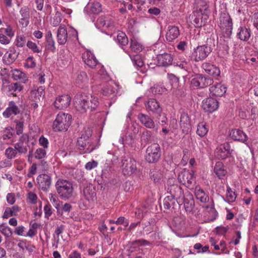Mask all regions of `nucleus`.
Instances as JSON below:
<instances>
[{"instance_id":"nucleus-3","label":"nucleus","mask_w":258,"mask_h":258,"mask_svg":"<svg viewBox=\"0 0 258 258\" xmlns=\"http://www.w3.org/2000/svg\"><path fill=\"white\" fill-rule=\"evenodd\" d=\"M219 26L220 28L221 34L224 37H230L233 29L232 19L229 14L226 12L222 13L219 18Z\"/></svg>"},{"instance_id":"nucleus-45","label":"nucleus","mask_w":258,"mask_h":258,"mask_svg":"<svg viewBox=\"0 0 258 258\" xmlns=\"http://www.w3.org/2000/svg\"><path fill=\"white\" fill-rule=\"evenodd\" d=\"M5 155L8 159H12L15 158L18 153L15 148L8 147L5 150Z\"/></svg>"},{"instance_id":"nucleus-22","label":"nucleus","mask_w":258,"mask_h":258,"mask_svg":"<svg viewBox=\"0 0 258 258\" xmlns=\"http://www.w3.org/2000/svg\"><path fill=\"white\" fill-rule=\"evenodd\" d=\"M138 118L141 123L147 128L152 129L154 128L156 126L153 119L148 115L139 113L138 115Z\"/></svg>"},{"instance_id":"nucleus-25","label":"nucleus","mask_w":258,"mask_h":258,"mask_svg":"<svg viewBox=\"0 0 258 258\" xmlns=\"http://www.w3.org/2000/svg\"><path fill=\"white\" fill-rule=\"evenodd\" d=\"M157 58L159 66L168 67L172 64L173 57L171 54L167 53L160 54L157 55Z\"/></svg>"},{"instance_id":"nucleus-42","label":"nucleus","mask_w":258,"mask_h":258,"mask_svg":"<svg viewBox=\"0 0 258 258\" xmlns=\"http://www.w3.org/2000/svg\"><path fill=\"white\" fill-rule=\"evenodd\" d=\"M200 83L201 84V88L206 87L211 85L213 82V79L210 77H206L202 75L199 74Z\"/></svg>"},{"instance_id":"nucleus-32","label":"nucleus","mask_w":258,"mask_h":258,"mask_svg":"<svg viewBox=\"0 0 258 258\" xmlns=\"http://www.w3.org/2000/svg\"><path fill=\"white\" fill-rule=\"evenodd\" d=\"M237 36L241 40L247 41L251 36L250 30L245 26L240 27L238 29Z\"/></svg>"},{"instance_id":"nucleus-56","label":"nucleus","mask_w":258,"mask_h":258,"mask_svg":"<svg viewBox=\"0 0 258 258\" xmlns=\"http://www.w3.org/2000/svg\"><path fill=\"white\" fill-rule=\"evenodd\" d=\"M61 14L58 12H56L51 21V24L53 26H56L59 25L61 21Z\"/></svg>"},{"instance_id":"nucleus-50","label":"nucleus","mask_w":258,"mask_h":258,"mask_svg":"<svg viewBox=\"0 0 258 258\" xmlns=\"http://www.w3.org/2000/svg\"><path fill=\"white\" fill-rule=\"evenodd\" d=\"M90 10L93 13L98 14L102 11L101 5L99 2H94L91 4Z\"/></svg>"},{"instance_id":"nucleus-5","label":"nucleus","mask_w":258,"mask_h":258,"mask_svg":"<svg viewBox=\"0 0 258 258\" xmlns=\"http://www.w3.org/2000/svg\"><path fill=\"white\" fill-rule=\"evenodd\" d=\"M92 135V131L90 128H85L82 132L80 137L78 139L77 146L80 150H85V153H90L94 149V147L90 148V137Z\"/></svg>"},{"instance_id":"nucleus-27","label":"nucleus","mask_w":258,"mask_h":258,"mask_svg":"<svg viewBox=\"0 0 258 258\" xmlns=\"http://www.w3.org/2000/svg\"><path fill=\"white\" fill-rule=\"evenodd\" d=\"M202 68L207 74L214 77H218L220 75V70L215 65L208 62H204L202 64Z\"/></svg>"},{"instance_id":"nucleus-31","label":"nucleus","mask_w":258,"mask_h":258,"mask_svg":"<svg viewBox=\"0 0 258 258\" xmlns=\"http://www.w3.org/2000/svg\"><path fill=\"white\" fill-rule=\"evenodd\" d=\"M57 42L59 44H64L68 39V33L66 28L63 26H60L57 30Z\"/></svg>"},{"instance_id":"nucleus-53","label":"nucleus","mask_w":258,"mask_h":258,"mask_svg":"<svg viewBox=\"0 0 258 258\" xmlns=\"http://www.w3.org/2000/svg\"><path fill=\"white\" fill-rule=\"evenodd\" d=\"M12 128L7 127L2 132V138L4 140L11 139L13 136Z\"/></svg>"},{"instance_id":"nucleus-6","label":"nucleus","mask_w":258,"mask_h":258,"mask_svg":"<svg viewBox=\"0 0 258 258\" xmlns=\"http://www.w3.org/2000/svg\"><path fill=\"white\" fill-rule=\"evenodd\" d=\"M161 156V148L158 144H152L146 149L145 158L149 163H156Z\"/></svg>"},{"instance_id":"nucleus-43","label":"nucleus","mask_w":258,"mask_h":258,"mask_svg":"<svg viewBox=\"0 0 258 258\" xmlns=\"http://www.w3.org/2000/svg\"><path fill=\"white\" fill-rule=\"evenodd\" d=\"M236 198V195L232 189L228 186L226 190L225 201L228 203H232L235 201Z\"/></svg>"},{"instance_id":"nucleus-20","label":"nucleus","mask_w":258,"mask_h":258,"mask_svg":"<svg viewBox=\"0 0 258 258\" xmlns=\"http://www.w3.org/2000/svg\"><path fill=\"white\" fill-rule=\"evenodd\" d=\"M82 58L89 67L94 69L98 63V61L94 54L89 51H86L82 54Z\"/></svg>"},{"instance_id":"nucleus-2","label":"nucleus","mask_w":258,"mask_h":258,"mask_svg":"<svg viewBox=\"0 0 258 258\" xmlns=\"http://www.w3.org/2000/svg\"><path fill=\"white\" fill-rule=\"evenodd\" d=\"M56 191L62 199H69L73 196L74 188L72 183L62 179H58L55 184Z\"/></svg>"},{"instance_id":"nucleus-49","label":"nucleus","mask_w":258,"mask_h":258,"mask_svg":"<svg viewBox=\"0 0 258 258\" xmlns=\"http://www.w3.org/2000/svg\"><path fill=\"white\" fill-rule=\"evenodd\" d=\"M26 45L30 49H31L34 53H39L42 51L41 49H40L37 46L36 43L32 42V41H28Z\"/></svg>"},{"instance_id":"nucleus-15","label":"nucleus","mask_w":258,"mask_h":258,"mask_svg":"<svg viewBox=\"0 0 258 258\" xmlns=\"http://www.w3.org/2000/svg\"><path fill=\"white\" fill-rule=\"evenodd\" d=\"M71 101V97L69 95H63L56 98L54 105L57 109H63L70 105Z\"/></svg>"},{"instance_id":"nucleus-9","label":"nucleus","mask_w":258,"mask_h":258,"mask_svg":"<svg viewBox=\"0 0 258 258\" xmlns=\"http://www.w3.org/2000/svg\"><path fill=\"white\" fill-rule=\"evenodd\" d=\"M122 172L125 175H131L137 170V162L134 158H124L122 160Z\"/></svg>"},{"instance_id":"nucleus-11","label":"nucleus","mask_w":258,"mask_h":258,"mask_svg":"<svg viewBox=\"0 0 258 258\" xmlns=\"http://www.w3.org/2000/svg\"><path fill=\"white\" fill-rule=\"evenodd\" d=\"M28 136L27 134H23L19 138L18 142L14 145L17 152L20 154H26L28 152Z\"/></svg>"},{"instance_id":"nucleus-57","label":"nucleus","mask_w":258,"mask_h":258,"mask_svg":"<svg viewBox=\"0 0 258 258\" xmlns=\"http://www.w3.org/2000/svg\"><path fill=\"white\" fill-rule=\"evenodd\" d=\"M38 197L36 194L29 192L27 195V202L32 204H35L37 202Z\"/></svg>"},{"instance_id":"nucleus-41","label":"nucleus","mask_w":258,"mask_h":258,"mask_svg":"<svg viewBox=\"0 0 258 258\" xmlns=\"http://www.w3.org/2000/svg\"><path fill=\"white\" fill-rule=\"evenodd\" d=\"M13 77L15 80H22V82L24 83H26V82L28 80L26 74L18 70L14 71L13 74Z\"/></svg>"},{"instance_id":"nucleus-60","label":"nucleus","mask_w":258,"mask_h":258,"mask_svg":"<svg viewBox=\"0 0 258 258\" xmlns=\"http://www.w3.org/2000/svg\"><path fill=\"white\" fill-rule=\"evenodd\" d=\"M25 66L29 68H34L35 67L36 63L33 56H29L26 59Z\"/></svg>"},{"instance_id":"nucleus-52","label":"nucleus","mask_w":258,"mask_h":258,"mask_svg":"<svg viewBox=\"0 0 258 258\" xmlns=\"http://www.w3.org/2000/svg\"><path fill=\"white\" fill-rule=\"evenodd\" d=\"M131 48L133 51L138 52L142 51V46L136 40L132 39L131 41Z\"/></svg>"},{"instance_id":"nucleus-16","label":"nucleus","mask_w":258,"mask_h":258,"mask_svg":"<svg viewBox=\"0 0 258 258\" xmlns=\"http://www.w3.org/2000/svg\"><path fill=\"white\" fill-rule=\"evenodd\" d=\"M146 108L148 111L159 115H160L162 111V108L159 102L153 98L149 99L146 104Z\"/></svg>"},{"instance_id":"nucleus-39","label":"nucleus","mask_w":258,"mask_h":258,"mask_svg":"<svg viewBox=\"0 0 258 258\" xmlns=\"http://www.w3.org/2000/svg\"><path fill=\"white\" fill-rule=\"evenodd\" d=\"M149 174L150 178L153 180L155 182H159L162 177L160 170L157 168L150 170Z\"/></svg>"},{"instance_id":"nucleus-8","label":"nucleus","mask_w":258,"mask_h":258,"mask_svg":"<svg viewBox=\"0 0 258 258\" xmlns=\"http://www.w3.org/2000/svg\"><path fill=\"white\" fill-rule=\"evenodd\" d=\"M174 180L169 179L167 181V192L170 195V196L173 197L177 202H181V199L183 198V191L180 186L176 184L173 183Z\"/></svg>"},{"instance_id":"nucleus-19","label":"nucleus","mask_w":258,"mask_h":258,"mask_svg":"<svg viewBox=\"0 0 258 258\" xmlns=\"http://www.w3.org/2000/svg\"><path fill=\"white\" fill-rule=\"evenodd\" d=\"M203 109L207 112H213L218 107V102L213 98H208L203 101Z\"/></svg>"},{"instance_id":"nucleus-29","label":"nucleus","mask_w":258,"mask_h":258,"mask_svg":"<svg viewBox=\"0 0 258 258\" xmlns=\"http://www.w3.org/2000/svg\"><path fill=\"white\" fill-rule=\"evenodd\" d=\"M209 6L205 0H196L194 4V12L208 14Z\"/></svg>"},{"instance_id":"nucleus-33","label":"nucleus","mask_w":258,"mask_h":258,"mask_svg":"<svg viewBox=\"0 0 258 258\" xmlns=\"http://www.w3.org/2000/svg\"><path fill=\"white\" fill-rule=\"evenodd\" d=\"M18 54L15 49H13L8 51L3 57V60L5 64H10L17 58Z\"/></svg>"},{"instance_id":"nucleus-62","label":"nucleus","mask_w":258,"mask_h":258,"mask_svg":"<svg viewBox=\"0 0 258 258\" xmlns=\"http://www.w3.org/2000/svg\"><path fill=\"white\" fill-rule=\"evenodd\" d=\"M115 224L117 225H123L125 227H127L129 224V221L124 217H119L116 221Z\"/></svg>"},{"instance_id":"nucleus-38","label":"nucleus","mask_w":258,"mask_h":258,"mask_svg":"<svg viewBox=\"0 0 258 258\" xmlns=\"http://www.w3.org/2000/svg\"><path fill=\"white\" fill-rule=\"evenodd\" d=\"M117 41L119 46L123 48L128 43V38L125 33L122 31H119L117 35Z\"/></svg>"},{"instance_id":"nucleus-18","label":"nucleus","mask_w":258,"mask_h":258,"mask_svg":"<svg viewBox=\"0 0 258 258\" xmlns=\"http://www.w3.org/2000/svg\"><path fill=\"white\" fill-rule=\"evenodd\" d=\"M83 196L89 202L95 201L97 198L95 187L91 184H87L83 189Z\"/></svg>"},{"instance_id":"nucleus-12","label":"nucleus","mask_w":258,"mask_h":258,"mask_svg":"<svg viewBox=\"0 0 258 258\" xmlns=\"http://www.w3.org/2000/svg\"><path fill=\"white\" fill-rule=\"evenodd\" d=\"M14 35V33L10 26L0 29V43L7 45L10 43L11 38Z\"/></svg>"},{"instance_id":"nucleus-59","label":"nucleus","mask_w":258,"mask_h":258,"mask_svg":"<svg viewBox=\"0 0 258 258\" xmlns=\"http://www.w3.org/2000/svg\"><path fill=\"white\" fill-rule=\"evenodd\" d=\"M15 122H16V130L17 134L18 135L22 134L24 127L23 122L16 120H15Z\"/></svg>"},{"instance_id":"nucleus-61","label":"nucleus","mask_w":258,"mask_h":258,"mask_svg":"<svg viewBox=\"0 0 258 258\" xmlns=\"http://www.w3.org/2000/svg\"><path fill=\"white\" fill-rule=\"evenodd\" d=\"M47 43V49L51 51L52 52H54L55 51V42L53 39H49L46 40Z\"/></svg>"},{"instance_id":"nucleus-46","label":"nucleus","mask_w":258,"mask_h":258,"mask_svg":"<svg viewBox=\"0 0 258 258\" xmlns=\"http://www.w3.org/2000/svg\"><path fill=\"white\" fill-rule=\"evenodd\" d=\"M175 200L173 197L168 196L165 198L163 201V206L165 209H169L172 206H173Z\"/></svg>"},{"instance_id":"nucleus-47","label":"nucleus","mask_w":258,"mask_h":258,"mask_svg":"<svg viewBox=\"0 0 258 258\" xmlns=\"http://www.w3.org/2000/svg\"><path fill=\"white\" fill-rule=\"evenodd\" d=\"M46 149L39 148L34 153V157L37 159H44L46 156Z\"/></svg>"},{"instance_id":"nucleus-44","label":"nucleus","mask_w":258,"mask_h":258,"mask_svg":"<svg viewBox=\"0 0 258 258\" xmlns=\"http://www.w3.org/2000/svg\"><path fill=\"white\" fill-rule=\"evenodd\" d=\"M215 155L218 159L221 160L226 159L229 155L228 152L224 151L220 146L215 150Z\"/></svg>"},{"instance_id":"nucleus-17","label":"nucleus","mask_w":258,"mask_h":258,"mask_svg":"<svg viewBox=\"0 0 258 258\" xmlns=\"http://www.w3.org/2000/svg\"><path fill=\"white\" fill-rule=\"evenodd\" d=\"M180 126L183 133L185 134H187L191 130L190 119L186 113L183 112L180 115Z\"/></svg>"},{"instance_id":"nucleus-24","label":"nucleus","mask_w":258,"mask_h":258,"mask_svg":"<svg viewBox=\"0 0 258 258\" xmlns=\"http://www.w3.org/2000/svg\"><path fill=\"white\" fill-rule=\"evenodd\" d=\"M20 112V110L16 103L11 101L9 102L8 107L3 112V116L5 118H9L12 115H17Z\"/></svg>"},{"instance_id":"nucleus-21","label":"nucleus","mask_w":258,"mask_h":258,"mask_svg":"<svg viewBox=\"0 0 258 258\" xmlns=\"http://www.w3.org/2000/svg\"><path fill=\"white\" fill-rule=\"evenodd\" d=\"M193 22L196 27H201L207 23L209 18L208 14L193 12Z\"/></svg>"},{"instance_id":"nucleus-63","label":"nucleus","mask_w":258,"mask_h":258,"mask_svg":"<svg viewBox=\"0 0 258 258\" xmlns=\"http://www.w3.org/2000/svg\"><path fill=\"white\" fill-rule=\"evenodd\" d=\"M39 144L42 148L47 149L48 147L49 142L47 138L43 136H41L39 139Z\"/></svg>"},{"instance_id":"nucleus-7","label":"nucleus","mask_w":258,"mask_h":258,"mask_svg":"<svg viewBox=\"0 0 258 258\" xmlns=\"http://www.w3.org/2000/svg\"><path fill=\"white\" fill-rule=\"evenodd\" d=\"M212 50L211 47L207 44L199 45L194 49L190 59L196 62L203 60L207 58Z\"/></svg>"},{"instance_id":"nucleus-48","label":"nucleus","mask_w":258,"mask_h":258,"mask_svg":"<svg viewBox=\"0 0 258 258\" xmlns=\"http://www.w3.org/2000/svg\"><path fill=\"white\" fill-rule=\"evenodd\" d=\"M0 232L7 237H10L12 235L11 229L4 224L0 225Z\"/></svg>"},{"instance_id":"nucleus-30","label":"nucleus","mask_w":258,"mask_h":258,"mask_svg":"<svg viewBox=\"0 0 258 258\" xmlns=\"http://www.w3.org/2000/svg\"><path fill=\"white\" fill-rule=\"evenodd\" d=\"M179 35V30L177 27L169 26L168 27L166 34V38L169 42H171L178 37Z\"/></svg>"},{"instance_id":"nucleus-10","label":"nucleus","mask_w":258,"mask_h":258,"mask_svg":"<svg viewBox=\"0 0 258 258\" xmlns=\"http://www.w3.org/2000/svg\"><path fill=\"white\" fill-rule=\"evenodd\" d=\"M178 179L187 188H191L195 180L194 173L184 169L179 173Z\"/></svg>"},{"instance_id":"nucleus-40","label":"nucleus","mask_w":258,"mask_h":258,"mask_svg":"<svg viewBox=\"0 0 258 258\" xmlns=\"http://www.w3.org/2000/svg\"><path fill=\"white\" fill-rule=\"evenodd\" d=\"M208 130V128L205 123L203 122H200L197 126V133L201 137H204L207 134Z\"/></svg>"},{"instance_id":"nucleus-58","label":"nucleus","mask_w":258,"mask_h":258,"mask_svg":"<svg viewBox=\"0 0 258 258\" xmlns=\"http://www.w3.org/2000/svg\"><path fill=\"white\" fill-rule=\"evenodd\" d=\"M20 14L21 18H25V20L30 19V10L28 7L22 8L20 11Z\"/></svg>"},{"instance_id":"nucleus-37","label":"nucleus","mask_w":258,"mask_h":258,"mask_svg":"<svg viewBox=\"0 0 258 258\" xmlns=\"http://www.w3.org/2000/svg\"><path fill=\"white\" fill-rule=\"evenodd\" d=\"M195 195L197 199L202 203H206L209 200L208 196L205 194L203 189L199 187H196Z\"/></svg>"},{"instance_id":"nucleus-51","label":"nucleus","mask_w":258,"mask_h":258,"mask_svg":"<svg viewBox=\"0 0 258 258\" xmlns=\"http://www.w3.org/2000/svg\"><path fill=\"white\" fill-rule=\"evenodd\" d=\"M151 92L153 94H162L166 91L165 87L159 85H155L150 88Z\"/></svg>"},{"instance_id":"nucleus-4","label":"nucleus","mask_w":258,"mask_h":258,"mask_svg":"<svg viewBox=\"0 0 258 258\" xmlns=\"http://www.w3.org/2000/svg\"><path fill=\"white\" fill-rule=\"evenodd\" d=\"M71 115L60 112L57 115L53 122V129L55 131H66L71 124Z\"/></svg>"},{"instance_id":"nucleus-54","label":"nucleus","mask_w":258,"mask_h":258,"mask_svg":"<svg viewBox=\"0 0 258 258\" xmlns=\"http://www.w3.org/2000/svg\"><path fill=\"white\" fill-rule=\"evenodd\" d=\"M26 42V38L24 35L17 36L16 39V45L19 47H22L25 46Z\"/></svg>"},{"instance_id":"nucleus-1","label":"nucleus","mask_w":258,"mask_h":258,"mask_svg":"<svg viewBox=\"0 0 258 258\" xmlns=\"http://www.w3.org/2000/svg\"><path fill=\"white\" fill-rule=\"evenodd\" d=\"M76 107L81 112L95 110L98 106V98L90 94H78L75 98Z\"/></svg>"},{"instance_id":"nucleus-34","label":"nucleus","mask_w":258,"mask_h":258,"mask_svg":"<svg viewBox=\"0 0 258 258\" xmlns=\"http://www.w3.org/2000/svg\"><path fill=\"white\" fill-rule=\"evenodd\" d=\"M23 89V86L18 83H12L5 87L3 91L6 94H13L14 92L21 91Z\"/></svg>"},{"instance_id":"nucleus-13","label":"nucleus","mask_w":258,"mask_h":258,"mask_svg":"<svg viewBox=\"0 0 258 258\" xmlns=\"http://www.w3.org/2000/svg\"><path fill=\"white\" fill-rule=\"evenodd\" d=\"M39 188L44 191H46L50 188L51 184L50 176L46 174H40L36 178Z\"/></svg>"},{"instance_id":"nucleus-64","label":"nucleus","mask_w":258,"mask_h":258,"mask_svg":"<svg viewBox=\"0 0 258 258\" xmlns=\"http://www.w3.org/2000/svg\"><path fill=\"white\" fill-rule=\"evenodd\" d=\"M102 94L105 96H110L114 93L113 88L111 86H107L102 90Z\"/></svg>"},{"instance_id":"nucleus-35","label":"nucleus","mask_w":258,"mask_h":258,"mask_svg":"<svg viewBox=\"0 0 258 258\" xmlns=\"http://www.w3.org/2000/svg\"><path fill=\"white\" fill-rule=\"evenodd\" d=\"M128 245L129 248L128 249V255L131 258H136L137 255H139L142 254L143 251L142 249L137 245L133 244V241L131 242Z\"/></svg>"},{"instance_id":"nucleus-14","label":"nucleus","mask_w":258,"mask_h":258,"mask_svg":"<svg viewBox=\"0 0 258 258\" xmlns=\"http://www.w3.org/2000/svg\"><path fill=\"white\" fill-rule=\"evenodd\" d=\"M180 200L181 202L178 201V203L179 205L183 204L185 211L187 212H191L195 207V201L192 195L187 192Z\"/></svg>"},{"instance_id":"nucleus-55","label":"nucleus","mask_w":258,"mask_h":258,"mask_svg":"<svg viewBox=\"0 0 258 258\" xmlns=\"http://www.w3.org/2000/svg\"><path fill=\"white\" fill-rule=\"evenodd\" d=\"M88 80L87 74L85 72H78L77 81L78 83L87 82Z\"/></svg>"},{"instance_id":"nucleus-36","label":"nucleus","mask_w":258,"mask_h":258,"mask_svg":"<svg viewBox=\"0 0 258 258\" xmlns=\"http://www.w3.org/2000/svg\"><path fill=\"white\" fill-rule=\"evenodd\" d=\"M214 173L220 179L222 178L226 174L227 171L224 169V165L222 162H216L214 169Z\"/></svg>"},{"instance_id":"nucleus-23","label":"nucleus","mask_w":258,"mask_h":258,"mask_svg":"<svg viewBox=\"0 0 258 258\" xmlns=\"http://www.w3.org/2000/svg\"><path fill=\"white\" fill-rule=\"evenodd\" d=\"M209 90L213 96L222 97L225 94L227 87L221 83H217L210 87Z\"/></svg>"},{"instance_id":"nucleus-28","label":"nucleus","mask_w":258,"mask_h":258,"mask_svg":"<svg viewBox=\"0 0 258 258\" xmlns=\"http://www.w3.org/2000/svg\"><path fill=\"white\" fill-rule=\"evenodd\" d=\"M44 87L40 86L37 89H33L30 92V98L35 102L43 99L44 96Z\"/></svg>"},{"instance_id":"nucleus-26","label":"nucleus","mask_w":258,"mask_h":258,"mask_svg":"<svg viewBox=\"0 0 258 258\" xmlns=\"http://www.w3.org/2000/svg\"><path fill=\"white\" fill-rule=\"evenodd\" d=\"M230 137L235 141L245 143L247 140L246 134L239 129H233L229 133Z\"/></svg>"}]
</instances>
